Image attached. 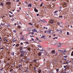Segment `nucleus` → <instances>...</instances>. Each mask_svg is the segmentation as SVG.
I'll return each instance as SVG.
<instances>
[{
	"label": "nucleus",
	"mask_w": 73,
	"mask_h": 73,
	"mask_svg": "<svg viewBox=\"0 0 73 73\" xmlns=\"http://www.w3.org/2000/svg\"><path fill=\"white\" fill-rule=\"evenodd\" d=\"M15 40V38H14L13 39V42H15V41H16V40Z\"/></svg>",
	"instance_id": "13"
},
{
	"label": "nucleus",
	"mask_w": 73,
	"mask_h": 73,
	"mask_svg": "<svg viewBox=\"0 0 73 73\" xmlns=\"http://www.w3.org/2000/svg\"><path fill=\"white\" fill-rule=\"evenodd\" d=\"M27 49H28V50H30V51H31V48L29 47Z\"/></svg>",
	"instance_id": "15"
},
{
	"label": "nucleus",
	"mask_w": 73,
	"mask_h": 73,
	"mask_svg": "<svg viewBox=\"0 0 73 73\" xmlns=\"http://www.w3.org/2000/svg\"><path fill=\"white\" fill-rule=\"evenodd\" d=\"M38 55L39 56H40L41 55V53H38Z\"/></svg>",
	"instance_id": "12"
},
{
	"label": "nucleus",
	"mask_w": 73,
	"mask_h": 73,
	"mask_svg": "<svg viewBox=\"0 0 73 73\" xmlns=\"http://www.w3.org/2000/svg\"><path fill=\"white\" fill-rule=\"evenodd\" d=\"M4 49V47H3L0 48V49Z\"/></svg>",
	"instance_id": "33"
},
{
	"label": "nucleus",
	"mask_w": 73,
	"mask_h": 73,
	"mask_svg": "<svg viewBox=\"0 0 73 73\" xmlns=\"http://www.w3.org/2000/svg\"><path fill=\"white\" fill-rule=\"evenodd\" d=\"M54 23V21L53 20H51L50 21V23H51V24H53Z\"/></svg>",
	"instance_id": "6"
},
{
	"label": "nucleus",
	"mask_w": 73,
	"mask_h": 73,
	"mask_svg": "<svg viewBox=\"0 0 73 73\" xmlns=\"http://www.w3.org/2000/svg\"><path fill=\"white\" fill-rule=\"evenodd\" d=\"M32 31L33 32L32 33L30 32V33L32 34L33 35H34V33L33 32H37V30H36V29H32Z\"/></svg>",
	"instance_id": "1"
},
{
	"label": "nucleus",
	"mask_w": 73,
	"mask_h": 73,
	"mask_svg": "<svg viewBox=\"0 0 73 73\" xmlns=\"http://www.w3.org/2000/svg\"><path fill=\"white\" fill-rule=\"evenodd\" d=\"M13 32H14V33H16V31L15 30H14L13 31Z\"/></svg>",
	"instance_id": "34"
},
{
	"label": "nucleus",
	"mask_w": 73,
	"mask_h": 73,
	"mask_svg": "<svg viewBox=\"0 0 73 73\" xmlns=\"http://www.w3.org/2000/svg\"><path fill=\"white\" fill-rule=\"evenodd\" d=\"M32 40H33V41H34V39L33 38H32Z\"/></svg>",
	"instance_id": "60"
},
{
	"label": "nucleus",
	"mask_w": 73,
	"mask_h": 73,
	"mask_svg": "<svg viewBox=\"0 0 73 73\" xmlns=\"http://www.w3.org/2000/svg\"><path fill=\"white\" fill-rule=\"evenodd\" d=\"M19 67H20V66H22V65H19Z\"/></svg>",
	"instance_id": "52"
},
{
	"label": "nucleus",
	"mask_w": 73,
	"mask_h": 73,
	"mask_svg": "<svg viewBox=\"0 0 73 73\" xmlns=\"http://www.w3.org/2000/svg\"><path fill=\"white\" fill-rule=\"evenodd\" d=\"M51 54H54L56 53V52H55V50H53L52 51H51Z\"/></svg>",
	"instance_id": "2"
},
{
	"label": "nucleus",
	"mask_w": 73,
	"mask_h": 73,
	"mask_svg": "<svg viewBox=\"0 0 73 73\" xmlns=\"http://www.w3.org/2000/svg\"><path fill=\"white\" fill-rule=\"evenodd\" d=\"M64 52H66V50H64Z\"/></svg>",
	"instance_id": "58"
},
{
	"label": "nucleus",
	"mask_w": 73,
	"mask_h": 73,
	"mask_svg": "<svg viewBox=\"0 0 73 73\" xmlns=\"http://www.w3.org/2000/svg\"><path fill=\"white\" fill-rule=\"evenodd\" d=\"M19 46V44H18L16 45V47Z\"/></svg>",
	"instance_id": "18"
},
{
	"label": "nucleus",
	"mask_w": 73,
	"mask_h": 73,
	"mask_svg": "<svg viewBox=\"0 0 73 73\" xmlns=\"http://www.w3.org/2000/svg\"><path fill=\"white\" fill-rule=\"evenodd\" d=\"M58 12V11H55L54 13H57V12Z\"/></svg>",
	"instance_id": "36"
},
{
	"label": "nucleus",
	"mask_w": 73,
	"mask_h": 73,
	"mask_svg": "<svg viewBox=\"0 0 73 73\" xmlns=\"http://www.w3.org/2000/svg\"><path fill=\"white\" fill-rule=\"evenodd\" d=\"M63 64H66V63H65L64 62Z\"/></svg>",
	"instance_id": "61"
},
{
	"label": "nucleus",
	"mask_w": 73,
	"mask_h": 73,
	"mask_svg": "<svg viewBox=\"0 0 73 73\" xmlns=\"http://www.w3.org/2000/svg\"><path fill=\"white\" fill-rule=\"evenodd\" d=\"M28 7H32V5H31V4H29V5H28Z\"/></svg>",
	"instance_id": "17"
},
{
	"label": "nucleus",
	"mask_w": 73,
	"mask_h": 73,
	"mask_svg": "<svg viewBox=\"0 0 73 73\" xmlns=\"http://www.w3.org/2000/svg\"><path fill=\"white\" fill-rule=\"evenodd\" d=\"M20 52L21 53H25L24 52V50H22V51H20Z\"/></svg>",
	"instance_id": "11"
},
{
	"label": "nucleus",
	"mask_w": 73,
	"mask_h": 73,
	"mask_svg": "<svg viewBox=\"0 0 73 73\" xmlns=\"http://www.w3.org/2000/svg\"><path fill=\"white\" fill-rule=\"evenodd\" d=\"M61 73H66V72H61Z\"/></svg>",
	"instance_id": "42"
},
{
	"label": "nucleus",
	"mask_w": 73,
	"mask_h": 73,
	"mask_svg": "<svg viewBox=\"0 0 73 73\" xmlns=\"http://www.w3.org/2000/svg\"><path fill=\"white\" fill-rule=\"evenodd\" d=\"M36 38V40H39V39H38V38Z\"/></svg>",
	"instance_id": "47"
},
{
	"label": "nucleus",
	"mask_w": 73,
	"mask_h": 73,
	"mask_svg": "<svg viewBox=\"0 0 73 73\" xmlns=\"http://www.w3.org/2000/svg\"><path fill=\"white\" fill-rule=\"evenodd\" d=\"M49 33H53V31L52 30H50V31H49Z\"/></svg>",
	"instance_id": "8"
},
{
	"label": "nucleus",
	"mask_w": 73,
	"mask_h": 73,
	"mask_svg": "<svg viewBox=\"0 0 73 73\" xmlns=\"http://www.w3.org/2000/svg\"><path fill=\"white\" fill-rule=\"evenodd\" d=\"M36 15L37 16H39V14H36Z\"/></svg>",
	"instance_id": "38"
},
{
	"label": "nucleus",
	"mask_w": 73,
	"mask_h": 73,
	"mask_svg": "<svg viewBox=\"0 0 73 73\" xmlns=\"http://www.w3.org/2000/svg\"><path fill=\"white\" fill-rule=\"evenodd\" d=\"M18 28L19 29H20V28H21V26H18Z\"/></svg>",
	"instance_id": "19"
},
{
	"label": "nucleus",
	"mask_w": 73,
	"mask_h": 73,
	"mask_svg": "<svg viewBox=\"0 0 73 73\" xmlns=\"http://www.w3.org/2000/svg\"><path fill=\"white\" fill-rule=\"evenodd\" d=\"M0 5L1 6H3V3H1V5Z\"/></svg>",
	"instance_id": "26"
},
{
	"label": "nucleus",
	"mask_w": 73,
	"mask_h": 73,
	"mask_svg": "<svg viewBox=\"0 0 73 73\" xmlns=\"http://www.w3.org/2000/svg\"><path fill=\"white\" fill-rule=\"evenodd\" d=\"M57 31H60V32L61 33L62 32V31L61 30H58V29H57Z\"/></svg>",
	"instance_id": "24"
},
{
	"label": "nucleus",
	"mask_w": 73,
	"mask_h": 73,
	"mask_svg": "<svg viewBox=\"0 0 73 73\" xmlns=\"http://www.w3.org/2000/svg\"><path fill=\"white\" fill-rule=\"evenodd\" d=\"M28 43H29V42H26V44H28Z\"/></svg>",
	"instance_id": "50"
},
{
	"label": "nucleus",
	"mask_w": 73,
	"mask_h": 73,
	"mask_svg": "<svg viewBox=\"0 0 73 73\" xmlns=\"http://www.w3.org/2000/svg\"><path fill=\"white\" fill-rule=\"evenodd\" d=\"M59 45H60V46H58V47H61V43H59Z\"/></svg>",
	"instance_id": "14"
},
{
	"label": "nucleus",
	"mask_w": 73,
	"mask_h": 73,
	"mask_svg": "<svg viewBox=\"0 0 73 73\" xmlns=\"http://www.w3.org/2000/svg\"><path fill=\"white\" fill-rule=\"evenodd\" d=\"M63 4L64 5V7H66L67 6V3H63Z\"/></svg>",
	"instance_id": "3"
},
{
	"label": "nucleus",
	"mask_w": 73,
	"mask_h": 73,
	"mask_svg": "<svg viewBox=\"0 0 73 73\" xmlns=\"http://www.w3.org/2000/svg\"><path fill=\"white\" fill-rule=\"evenodd\" d=\"M44 33H46V31H44Z\"/></svg>",
	"instance_id": "55"
},
{
	"label": "nucleus",
	"mask_w": 73,
	"mask_h": 73,
	"mask_svg": "<svg viewBox=\"0 0 73 73\" xmlns=\"http://www.w3.org/2000/svg\"><path fill=\"white\" fill-rule=\"evenodd\" d=\"M6 4H7V5H10V4H11V3L10 2H7L6 3Z\"/></svg>",
	"instance_id": "9"
},
{
	"label": "nucleus",
	"mask_w": 73,
	"mask_h": 73,
	"mask_svg": "<svg viewBox=\"0 0 73 73\" xmlns=\"http://www.w3.org/2000/svg\"><path fill=\"white\" fill-rule=\"evenodd\" d=\"M30 36H31V37H34V36H31V35H30Z\"/></svg>",
	"instance_id": "59"
},
{
	"label": "nucleus",
	"mask_w": 73,
	"mask_h": 73,
	"mask_svg": "<svg viewBox=\"0 0 73 73\" xmlns=\"http://www.w3.org/2000/svg\"><path fill=\"white\" fill-rule=\"evenodd\" d=\"M56 72H58V69H57L56 70Z\"/></svg>",
	"instance_id": "35"
},
{
	"label": "nucleus",
	"mask_w": 73,
	"mask_h": 73,
	"mask_svg": "<svg viewBox=\"0 0 73 73\" xmlns=\"http://www.w3.org/2000/svg\"><path fill=\"white\" fill-rule=\"evenodd\" d=\"M58 51H60V52H64V51L63 50H58Z\"/></svg>",
	"instance_id": "20"
},
{
	"label": "nucleus",
	"mask_w": 73,
	"mask_h": 73,
	"mask_svg": "<svg viewBox=\"0 0 73 73\" xmlns=\"http://www.w3.org/2000/svg\"><path fill=\"white\" fill-rule=\"evenodd\" d=\"M22 32H21L20 33V34H21V35H22Z\"/></svg>",
	"instance_id": "51"
},
{
	"label": "nucleus",
	"mask_w": 73,
	"mask_h": 73,
	"mask_svg": "<svg viewBox=\"0 0 73 73\" xmlns=\"http://www.w3.org/2000/svg\"><path fill=\"white\" fill-rule=\"evenodd\" d=\"M21 45H23V42H21Z\"/></svg>",
	"instance_id": "53"
},
{
	"label": "nucleus",
	"mask_w": 73,
	"mask_h": 73,
	"mask_svg": "<svg viewBox=\"0 0 73 73\" xmlns=\"http://www.w3.org/2000/svg\"><path fill=\"white\" fill-rule=\"evenodd\" d=\"M62 8V7L61 6L60 7V9H61Z\"/></svg>",
	"instance_id": "44"
},
{
	"label": "nucleus",
	"mask_w": 73,
	"mask_h": 73,
	"mask_svg": "<svg viewBox=\"0 0 73 73\" xmlns=\"http://www.w3.org/2000/svg\"><path fill=\"white\" fill-rule=\"evenodd\" d=\"M57 24H58V25H60V23L59 22H58L57 23Z\"/></svg>",
	"instance_id": "30"
},
{
	"label": "nucleus",
	"mask_w": 73,
	"mask_h": 73,
	"mask_svg": "<svg viewBox=\"0 0 73 73\" xmlns=\"http://www.w3.org/2000/svg\"><path fill=\"white\" fill-rule=\"evenodd\" d=\"M17 2H19V0H18L17 1H16Z\"/></svg>",
	"instance_id": "57"
},
{
	"label": "nucleus",
	"mask_w": 73,
	"mask_h": 73,
	"mask_svg": "<svg viewBox=\"0 0 73 73\" xmlns=\"http://www.w3.org/2000/svg\"><path fill=\"white\" fill-rule=\"evenodd\" d=\"M45 36V35H43L41 37V38H44Z\"/></svg>",
	"instance_id": "16"
},
{
	"label": "nucleus",
	"mask_w": 73,
	"mask_h": 73,
	"mask_svg": "<svg viewBox=\"0 0 73 73\" xmlns=\"http://www.w3.org/2000/svg\"><path fill=\"white\" fill-rule=\"evenodd\" d=\"M37 50H40V51H43L44 50H40V49H38Z\"/></svg>",
	"instance_id": "37"
},
{
	"label": "nucleus",
	"mask_w": 73,
	"mask_h": 73,
	"mask_svg": "<svg viewBox=\"0 0 73 73\" xmlns=\"http://www.w3.org/2000/svg\"><path fill=\"white\" fill-rule=\"evenodd\" d=\"M4 41H6L8 42V40H7V39H6V40H4Z\"/></svg>",
	"instance_id": "45"
},
{
	"label": "nucleus",
	"mask_w": 73,
	"mask_h": 73,
	"mask_svg": "<svg viewBox=\"0 0 73 73\" xmlns=\"http://www.w3.org/2000/svg\"><path fill=\"white\" fill-rule=\"evenodd\" d=\"M38 46L39 47V48H42V47L41 46H40V45H38Z\"/></svg>",
	"instance_id": "22"
},
{
	"label": "nucleus",
	"mask_w": 73,
	"mask_h": 73,
	"mask_svg": "<svg viewBox=\"0 0 73 73\" xmlns=\"http://www.w3.org/2000/svg\"><path fill=\"white\" fill-rule=\"evenodd\" d=\"M66 64H68V62H66Z\"/></svg>",
	"instance_id": "48"
},
{
	"label": "nucleus",
	"mask_w": 73,
	"mask_h": 73,
	"mask_svg": "<svg viewBox=\"0 0 73 73\" xmlns=\"http://www.w3.org/2000/svg\"><path fill=\"white\" fill-rule=\"evenodd\" d=\"M17 12H20V10H17Z\"/></svg>",
	"instance_id": "63"
},
{
	"label": "nucleus",
	"mask_w": 73,
	"mask_h": 73,
	"mask_svg": "<svg viewBox=\"0 0 73 73\" xmlns=\"http://www.w3.org/2000/svg\"><path fill=\"white\" fill-rule=\"evenodd\" d=\"M64 57L65 58H66V57H67V56H64Z\"/></svg>",
	"instance_id": "32"
},
{
	"label": "nucleus",
	"mask_w": 73,
	"mask_h": 73,
	"mask_svg": "<svg viewBox=\"0 0 73 73\" xmlns=\"http://www.w3.org/2000/svg\"><path fill=\"white\" fill-rule=\"evenodd\" d=\"M13 69H12V70H10V72H12V71L13 70Z\"/></svg>",
	"instance_id": "40"
},
{
	"label": "nucleus",
	"mask_w": 73,
	"mask_h": 73,
	"mask_svg": "<svg viewBox=\"0 0 73 73\" xmlns=\"http://www.w3.org/2000/svg\"><path fill=\"white\" fill-rule=\"evenodd\" d=\"M22 40H24V37H22V38H21Z\"/></svg>",
	"instance_id": "43"
},
{
	"label": "nucleus",
	"mask_w": 73,
	"mask_h": 73,
	"mask_svg": "<svg viewBox=\"0 0 73 73\" xmlns=\"http://www.w3.org/2000/svg\"><path fill=\"white\" fill-rule=\"evenodd\" d=\"M42 21H43V23H44V20H41Z\"/></svg>",
	"instance_id": "56"
},
{
	"label": "nucleus",
	"mask_w": 73,
	"mask_h": 73,
	"mask_svg": "<svg viewBox=\"0 0 73 73\" xmlns=\"http://www.w3.org/2000/svg\"><path fill=\"white\" fill-rule=\"evenodd\" d=\"M41 70H40V69H39L38 70V72L39 73H41Z\"/></svg>",
	"instance_id": "10"
},
{
	"label": "nucleus",
	"mask_w": 73,
	"mask_h": 73,
	"mask_svg": "<svg viewBox=\"0 0 73 73\" xmlns=\"http://www.w3.org/2000/svg\"><path fill=\"white\" fill-rule=\"evenodd\" d=\"M66 66H64V68H66Z\"/></svg>",
	"instance_id": "46"
},
{
	"label": "nucleus",
	"mask_w": 73,
	"mask_h": 73,
	"mask_svg": "<svg viewBox=\"0 0 73 73\" xmlns=\"http://www.w3.org/2000/svg\"><path fill=\"white\" fill-rule=\"evenodd\" d=\"M33 61H34V62H36V61H37V60L34 59V60H33Z\"/></svg>",
	"instance_id": "23"
},
{
	"label": "nucleus",
	"mask_w": 73,
	"mask_h": 73,
	"mask_svg": "<svg viewBox=\"0 0 73 73\" xmlns=\"http://www.w3.org/2000/svg\"><path fill=\"white\" fill-rule=\"evenodd\" d=\"M62 60H61V61H60V62H61V63H62Z\"/></svg>",
	"instance_id": "62"
},
{
	"label": "nucleus",
	"mask_w": 73,
	"mask_h": 73,
	"mask_svg": "<svg viewBox=\"0 0 73 73\" xmlns=\"http://www.w3.org/2000/svg\"><path fill=\"white\" fill-rule=\"evenodd\" d=\"M29 25H32V24L31 23H29Z\"/></svg>",
	"instance_id": "25"
},
{
	"label": "nucleus",
	"mask_w": 73,
	"mask_h": 73,
	"mask_svg": "<svg viewBox=\"0 0 73 73\" xmlns=\"http://www.w3.org/2000/svg\"><path fill=\"white\" fill-rule=\"evenodd\" d=\"M19 49L20 50H21L23 49V48L22 46H20L19 48Z\"/></svg>",
	"instance_id": "7"
},
{
	"label": "nucleus",
	"mask_w": 73,
	"mask_h": 73,
	"mask_svg": "<svg viewBox=\"0 0 73 73\" xmlns=\"http://www.w3.org/2000/svg\"><path fill=\"white\" fill-rule=\"evenodd\" d=\"M24 56V53L21 54L20 55V56L21 57H23Z\"/></svg>",
	"instance_id": "5"
},
{
	"label": "nucleus",
	"mask_w": 73,
	"mask_h": 73,
	"mask_svg": "<svg viewBox=\"0 0 73 73\" xmlns=\"http://www.w3.org/2000/svg\"><path fill=\"white\" fill-rule=\"evenodd\" d=\"M9 16L10 17H11V15H9Z\"/></svg>",
	"instance_id": "54"
},
{
	"label": "nucleus",
	"mask_w": 73,
	"mask_h": 73,
	"mask_svg": "<svg viewBox=\"0 0 73 73\" xmlns=\"http://www.w3.org/2000/svg\"><path fill=\"white\" fill-rule=\"evenodd\" d=\"M57 38V37H55V38H53V39H55V38L57 39V38Z\"/></svg>",
	"instance_id": "31"
},
{
	"label": "nucleus",
	"mask_w": 73,
	"mask_h": 73,
	"mask_svg": "<svg viewBox=\"0 0 73 73\" xmlns=\"http://www.w3.org/2000/svg\"><path fill=\"white\" fill-rule=\"evenodd\" d=\"M67 35H69V32H67Z\"/></svg>",
	"instance_id": "29"
},
{
	"label": "nucleus",
	"mask_w": 73,
	"mask_h": 73,
	"mask_svg": "<svg viewBox=\"0 0 73 73\" xmlns=\"http://www.w3.org/2000/svg\"><path fill=\"white\" fill-rule=\"evenodd\" d=\"M34 11L36 12H38V10L36 9V8H34Z\"/></svg>",
	"instance_id": "4"
},
{
	"label": "nucleus",
	"mask_w": 73,
	"mask_h": 73,
	"mask_svg": "<svg viewBox=\"0 0 73 73\" xmlns=\"http://www.w3.org/2000/svg\"><path fill=\"white\" fill-rule=\"evenodd\" d=\"M71 56H73V54L71 53Z\"/></svg>",
	"instance_id": "49"
},
{
	"label": "nucleus",
	"mask_w": 73,
	"mask_h": 73,
	"mask_svg": "<svg viewBox=\"0 0 73 73\" xmlns=\"http://www.w3.org/2000/svg\"><path fill=\"white\" fill-rule=\"evenodd\" d=\"M14 53H15L14 52H13V53H12L11 54L13 56H14Z\"/></svg>",
	"instance_id": "27"
},
{
	"label": "nucleus",
	"mask_w": 73,
	"mask_h": 73,
	"mask_svg": "<svg viewBox=\"0 0 73 73\" xmlns=\"http://www.w3.org/2000/svg\"><path fill=\"white\" fill-rule=\"evenodd\" d=\"M42 5H43V3H42L40 5V7H42Z\"/></svg>",
	"instance_id": "21"
},
{
	"label": "nucleus",
	"mask_w": 73,
	"mask_h": 73,
	"mask_svg": "<svg viewBox=\"0 0 73 73\" xmlns=\"http://www.w3.org/2000/svg\"><path fill=\"white\" fill-rule=\"evenodd\" d=\"M3 69H4V68H3V67L2 69H0V71H1V70H3Z\"/></svg>",
	"instance_id": "28"
},
{
	"label": "nucleus",
	"mask_w": 73,
	"mask_h": 73,
	"mask_svg": "<svg viewBox=\"0 0 73 73\" xmlns=\"http://www.w3.org/2000/svg\"><path fill=\"white\" fill-rule=\"evenodd\" d=\"M17 24L16 23H15V25H16Z\"/></svg>",
	"instance_id": "64"
},
{
	"label": "nucleus",
	"mask_w": 73,
	"mask_h": 73,
	"mask_svg": "<svg viewBox=\"0 0 73 73\" xmlns=\"http://www.w3.org/2000/svg\"><path fill=\"white\" fill-rule=\"evenodd\" d=\"M67 70V68H66L64 69V70Z\"/></svg>",
	"instance_id": "41"
},
{
	"label": "nucleus",
	"mask_w": 73,
	"mask_h": 73,
	"mask_svg": "<svg viewBox=\"0 0 73 73\" xmlns=\"http://www.w3.org/2000/svg\"><path fill=\"white\" fill-rule=\"evenodd\" d=\"M59 17H61L62 18V16H59Z\"/></svg>",
	"instance_id": "39"
}]
</instances>
